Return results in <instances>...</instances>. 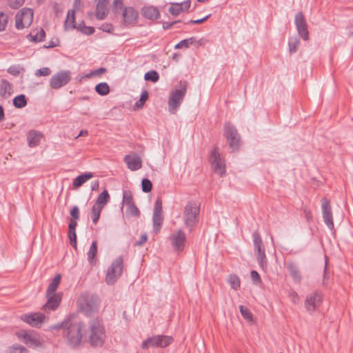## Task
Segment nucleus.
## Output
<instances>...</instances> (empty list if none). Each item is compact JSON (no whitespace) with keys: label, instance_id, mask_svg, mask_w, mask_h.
Here are the masks:
<instances>
[{"label":"nucleus","instance_id":"e433bc0d","mask_svg":"<svg viewBox=\"0 0 353 353\" xmlns=\"http://www.w3.org/2000/svg\"><path fill=\"white\" fill-rule=\"evenodd\" d=\"M228 283L230 284L232 288L235 290H237L241 285V281L239 278L234 274H230L228 276L227 279Z\"/></svg>","mask_w":353,"mask_h":353},{"label":"nucleus","instance_id":"ea45409f","mask_svg":"<svg viewBox=\"0 0 353 353\" xmlns=\"http://www.w3.org/2000/svg\"><path fill=\"white\" fill-rule=\"evenodd\" d=\"M9 15L4 12H0V32L6 30L9 22Z\"/></svg>","mask_w":353,"mask_h":353},{"label":"nucleus","instance_id":"3c124183","mask_svg":"<svg viewBox=\"0 0 353 353\" xmlns=\"http://www.w3.org/2000/svg\"><path fill=\"white\" fill-rule=\"evenodd\" d=\"M83 3L81 0H74L73 3V8L71 10H74V13L77 12H83Z\"/></svg>","mask_w":353,"mask_h":353},{"label":"nucleus","instance_id":"49530a36","mask_svg":"<svg viewBox=\"0 0 353 353\" xmlns=\"http://www.w3.org/2000/svg\"><path fill=\"white\" fill-rule=\"evenodd\" d=\"M144 79L145 81H151L155 83L159 80V76L156 71L152 70L145 74Z\"/></svg>","mask_w":353,"mask_h":353},{"label":"nucleus","instance_id":"2f4dec72","mask_svg":"<svg viewBox=\"0 0 353 353\" xmlns=\"http://www.w3.org/2000/svg\"><path fill=\"white\" fill-rule=\"evenodd\" d=\"M61 280V275L60 274H57L50 283L47 290L46 294H57L56 290H57L58 286L59 285Z\"/></svg>","mask_w":353,"mask_h":353},{"label":"nucleus","instance_id":"0e129e2a","mask_svg":"<svg viewBox=\"0 0 353 353\" xmlns=\"http://www.w3.org/2000/svg\"><path fill=\"white\" fill-rule=\"evenodd\" d=\"M77 225V221H75L74 220H71L69 224V230H75Z\"/></svg>","mask_w":353,"mask_h":353},{"label":"nucleus","instance_id":"20e7f679","mask_svg":"<svg viewBox=\"0 0 353 353\" xmlns=\"http://www.w3.org/2000/svg\"><path fill=\"white\" fill-rule=\"evenodd\" d=\"M17 339L28 346L37 348L44 344L43 339L33 330H19L16 332Z\"/></svg>","mask_w":353,"mask_h":353},{"label":"nucleus","instance_id":"680f3d73","mask_svg":"<svg viewBox=\"0 0 353 353\" xmlns=\"http://www.w3.org/2000/svg\"><path fill=\"white\" fill-rule=\"evenodd\" d=\"M148 239V236L146 234H143L141 235L140 239L136 243V245L138 246H141L143 243L146 242Z\"/></svg>","mask_w":353,"mask_h":353},{"label":"nucleus","instance_id":"423d86ee","mask_svg":"<svg viewBox=\"0 0 353 353\" xmlns=\"http://www.w3.org/2000/svg\"><path fill=\"white\" fill-rule=\"evenodd\" d=\"M173 342V338L166 335H155L144 340L141 343V347L148 350L150 347L164 348Z\"/></svg>","mask_w":353,"mask_h":353},{"label":"nucleus","instance_id":"f03ea898","mask_svg":"<svg viewBox=\"0 0 353 353\" xmlns=\"http://www.w3.org/2000/svg\"><path fill=\"white\" fill-rule=\"evenodd\" d=\"M86 334L87 330L85 325L81 323H75L68 324L65 337L71 345L77 346L81 343Z\"/></svg>","mask_w":353,"mask_h":353},{"label":"nucleus","instance_id":"f8f14e48","mask_svg":"<svg viewBox=\"0 0 353 353\" xmlns=\"http://www.w3.org/2000/svg\"><path fill=\"white\" fill-rule=\"evenodd\" d=\"M224 136L230 148L236 150L239 146L240 137L234 126L229 123L224 125Z\"/></svg>","mask_w":353,"mask_h":353},{"label":"nucleus","instance_id":"b1692460","mask_svg":"<svg viewBox=\"0 0 353 353\" xmlns=\"http://www.w3.org/2000/svg\"><path fill=\"white\" fill-rule=\"evenodd\" d=\"M124 161L128 168L133 171L140 169L142 165L141 157L136 154L126 155L124 157Z\"/></svg>","mask_w":353,"mask_h":353},{"label":"nucleus","instance_id":"dca6fc26","mask_svg":"<svg viewBox=\"0 0 353 353\" xmlns=\"http://www.w3.org/2000/svg\"><path fill=\"white\" fill-rule=\"evenodd\" d=\"M123 204L126 208V213L129 216H138L139 215V210L133 202V196L131 192H123Z\"/></svg>","mask_w":353,"mask_h":353},{"label":"nucleus","instance_id":"f3484780","mask_svg":"<svg viewBox=\"0 0 353 353\" xmlns=\"http://www.w3.org/2000/svg\"><path fill=\"white\" fill-rule=\"evenodd\" d=\"M163 221L162 201L158 198L155 201L153 212V227L154 229L159 232Z\"/></svg>","mask_w":353,"mask_h":353},{"label":"nucleus","instance_id":"0eeeda50","mask_svg":"<svg viewBox=\"0 0 353 353\" xmlns=\"http://www.w3.org/2000/svg\"><path fill=\"white\" fill-rule=\"evenodd\" d=\"M77 305L81 310L88 314L98 308L99 301L94 295L83 294L77 300Z\"/></svg>","mask_w":353,"mask_h":353},{"label":"nucleus","instance_id":"a878e982","mask_svg":"<svg viewBox=\"0 0 353 353\" xmlns=\"http://www.w3.org/2000/svg\"><path fill=\"white\" fill-rule=\"evenodd\" d=\"M97 17L103 19L108 13V0H96Z\"/></svg>","mask_w":353,"mask_h":353},{"label":"nucleus","instance_id":"39448f33","mask_svg":"<svg viewBox=\"0 0 353 353\" xmlns=\"http://www.w3.org/2000/svg\"><path fill=\"white\" fill-rule=\"evenodd\" d=\"M123 270V259L119 256L116 258L108 268L105 281L108 285H113L121 277Z\"/></svg>","mask_w":353,"mask_h":353},{"label":"nucleus","instance_id":"c85d7f7f","mask_svg":"<svg viewBox=\"0 0 353 353\" xmlns=\"http://www.w3.org/2000/svg\"><path fill=\"white\" fill-rule=\"evenodd\" d=\"M142 14L147 19L154 20L160 17V12L154 6H145L142 9Z\"/></svg>","mask_w":353,"mask_h":353},{"label":"nucleus","instance_id":"f704fd0d","mask_svg":"<svg viewBox=\"0 0 353 353\" xmlns=\"http://www.w3.org/2000/svg\"><path fill=\"white\" fill-rule=\"evenodd\" d=\"M12 93V85L6 81H2L0 84V95L7 98Z\"/></svg>","mask_w":353,"mask_h":353},{"label":"nucleus","instance_id":"7ed1b4c3","mask_svg":"<svg viewBox=\"0 0 353 353\" xmlns=\"http://www.w3.org/2000/svg\"><path fill=\"white\" fill-rule=\"evenodd\" d=\"M187 91V83L180 82L170 94L168 99L169 111L174 114L180 106Z\"/></svg>","mask_w":353,"mask_h":353},{"label":"nucleus","instance_id":"58836bf2","mask_svg":"<svg viewBox=\"0 0 353 353\" xmlns=\"http://www.w3.org/2000/svg\"><path fill=\"white\" fill-rule=\"evenodd\" d=\"M27 104V101L25 95L20 94L17 96L13 99V105L17 108H22Z\"/></svg>","mask_w":353,"mask_h":353},{"label":"nucleus","instance_id":"338daca9","mask_svg":"<svg viewBox=\"0 0 353 353\" xmlns=\"http://www.w3.org/2000/svg\"><path fill=\"white\" fill-rule=\"evenodd\" d=\"M113 4L116 8H121L123 5V0H114Z\"/></svg>","mask_w":353,"mask_h":353},{"label":"nucleus","instance_id":"473e14b6","mask_svg":"<svg viewBox=\"0 0 353 353\" xmlns=\"http://www.w3.org/2000/svg\"><path fill=\"white\" fill-rule=\"evenodd\" d=\"M45 36V31L42 28H39L31 32L28 38L31 41L40 42L43 40Z\"/></svg>","mask_w":353,"mask_h":353},{"label":"nucleus","instance_id":"6e6d98bb","mask_svg":"<svg viewBox=\"0 0 353 353\" xmlns=\"http://www.w3.org/2000/svg\"><path fill=\"white\" fill-rule=\"evenodd\" d=\"M25 0H9V5L11 8H18L21 6Z\"/></svg>","mask_w":353,"mask_h":353},{"label":"nucleus","instance_id":"37998d69","mask_svg":"<svg viewBox=\"0 0 353 353\" xmlns=\"http://www.w3.org/2000/svg\"><path fill=\"white\" fill-rule=\"evenodd\" d=\"M240 312L242 316L248 321L252 322L254 321L253 315L250 310L243 305L239 307Z\"/></svg>","mask_w":353,"mask_h":353},{"label":"nucleus","instance_id":"cd10ccee","mask_svg":"<svg viewBox=\"0 0 353 353\" xmlns=\"http://www.w3.org/2000/svg\"><path fill=\"white\" fill-rule=\"evenodd\" d=\"M287 269L289 271L293 281L296 283H301L302 281V275L297 265L294 263H289L287 265Z\"/></svg>","mask_w":353,"mask_h":353},{"label":"nucleus","instance_id":"8fccbe9b","mask_svg":"<svg viewBox=\"0 0 353 353\" xmlns=\"http://www.w3.org/2000/svg\"><path fill=\"white\" fill-rule=\"evenodd\" d=\"M299 41L296 38H291L289 41V50L290 52H294L298 46H299Z\"/></svg>","mask_w":353,"mask_h":353},{"label":"nucleus","instance_id":"bb28decb","mask_svg":"<svg viewBox=\"0 0 353 353\" xmlns=\"http://www.w3.org/2000/svg\"><path fill=\"white\" fill-rule=\"evenodd\" d=\"M42 139V133L34 130L30 131L27 137L28 145L31 148L37 147L39 145Z\"/></svg>","mask_w":353,"mask_h":353},{"label":"nucleus","instance_id":"6e6552de","mask_svg":"<svg viewBox=\"0 0 353 353\" xmlns=\"http://www.w3.org/2000/svg\"><path fill=\"white\" fill-rule=\"evenodd\" d=\"M34 12L30 8H24L20 10L15 16L17 29L21 30L28 28L33 21Z\"/></svg>","mask_w":353,"mask_h":353},{"label":"nucleus","instance_id":"6ab92c4d","mask_svg":"<svg viewBox=\"0 0 353 353\" xmlns=\"http://www.w3.org/2000/svg\"><path fill=\"white\" fill-rule=\"evenodd\" d=\"M190 6L191 1L190 0H186L181 3H172L168 11L172 16L177 17L183 12H188Z\"/></svg>","mask_w":353,"mask_h":353},{"label":"nucleus","instance_id":"a19ab883","mask_svg":"<svg viewBox=\"0 0 353 353\" xmlns=\"http://www.w3.org/2000/svg\"><path fill=\"white\" fill-rule=\"evenodd\" d=\"M148 92L147 91L143 92L139 100L135 103V104L134 105V110L141 109L143 107V105H144L145 101L148 100Z\"/></svg>","mask_w":353,"mask_h":353},{"label":"nucleus","instance_id":"4be33fe9","mask_svg":"<svg viewBox=\"0 0 353 353\" xmlns=\"http://www.w3.org/2000/svg\"><path fill=\"white\" fill-rule=\"evenodd\" d=\"M138 16V12L132 8H125L123 12V23L127 26H134L137 22Z\"/></svg>","mask_w":353,"mask_h":353},{"label":"nucleus","instance_id":"2eb2a0df","mask_svg":"<svg viewBox=\"0 0 353 353\" xmlns=\"http://www.w3.org/2000/svg\"><path fill=\"white\" fill-rule=\"evenodd\" d=\"M47 316L42 313H30L21 316V320L32 327H39L47 320Z\"/></svg>","mask_w":353,"mask_h":353},{"label":"nucleus","instance_id":"1a4fd4ad","mask_svg":"<svg viewBox=\"0 0 353 353\" xmlns=\"http://www.w3.org/2000/svg\"><path fill=\"white\" fill-rule=\"evenodd\" d=\"M71 80V72L69 70H61L52 76L50 86L52 89H59L67 85Z\"/></svg>","mask_w":353,"mask_h":353},{"label":"nucleus","instance_id":"f257e3e1","mask_svg":"<svg viewBox=\"0 0 353 353\" xmlns=\"http://www.w3.org/2000/svg\"><path fill=\"white\" fill-rule=\"evenodd\" d=\"M86 330L90 344L92 347H101L106 338L105 329L101 323L97 320L92 321Z\"/></svg>","mask_w":353,"mask_h":353},{"label":"nucleus","instance_id":"4c0bfd02","mask_svg":"<svg viewBox=\"0 0 353 353\" xmlns=\"http://www.w3.org/2000/svg\"><path fill=\"white\" fill-rule=\"evenodd\" d=\"M106 72V70L105 68H100L99 69H97V70H92L90 72L83 75V77H81V78L80 79V81L84 79H90V78H93V77H101V75H103L105 72Z\"/></svg>","mask_w":353,"mask_h":353},{"label":"nucleus","instance_id":"c756f323","mask_svg":"<svg viewBox=\"0 0 353 353\" xmlns=\"http://www.w3.org/2000/svg\"><path fill=\"white\" fill-rule=\"evenodd\" d=\"M78 24L75 21V13L74 10H68L64 22L65 30H71L77 29Z\"/></svg>","mask_w":353,"mask_h":353},{"label":"nucleus","instance_id":"ddd939ff","mask_svg":"<svg viewBox=\"0 0 353 353\" xmlns=\"http://www.w3.org/2000/svg\"><path fill=\"white\" fill-rule=\"evenodd\" d=\"M253 241L257 260L259 261L260 266L263 269H264L266 268L267 259L265 254V250L263 247L262 239L258 233L256 232L254 234Z\"/></svg>","mask_w":353,"mask_h":353},{"label":"nucleus","instance_id":"052dcab7","mask_svg":"<svg viewBox=\"0 0 353 353\" xmlns=\"http://www.w3.org/2000/svg\"><path fill=\"white\" fill-rule=\"evenodd\" d=\"M70 215L75 219L79 218V210L77 206H74L70 211Z\"/></svg>","mask_w":353,"mask_h":353},{"label":"nucleus","instance_id":"774afa93","mask_svg":"<svg viewBox=\"0 0 353 353\" xmlns=\"http://www.w3.org/2000/svg\"><path fill=\"white\" fill-rule=\"evenodd\" d=\"M99 181H96L94 183H92L91 189L92 191L97 190L99 189Z\"/></svg>","mask_w":353,"mask_h":353},{"label":"nucleus","instance_id":"c9c22d12","mask_svg":"<svg viewBox=\"0 0 353 353\" xmlns=\"http://www.w3.org/2000/svg\"><path fill=\"white\" fill-rule=\"evenodd\" d=\"M95 90L101 96H105L108 94L110 91L108 84L105 82H102L97 84L95 86Z\"/></svg>","mask_w":353,"mask_h":353},{"label":"nucleus","instance_id":"13d9d810","mask_svg":"<svg viewBox=\"0 0 353 353\" xmlns=\"http://www.w3.org/2000/svg\"><path fill=\"white\" fill-rule=\"evenodd\" d=\"M250 275L254 282H255L256 283H259L261 282L260 276L256 271L252 270L250 273Z\"/></svg>","mask_w":353,"mask_h":353},{"label":"nucleus","instance_id":"603ef678","mask_svg":"<svg viewBox=\"0 0 353 353\" xmlns=\"http://www.w3.org/2000/svg\"><path fill=\"white\" fill-rule=\"evenodd\" d=\"M142 190L145 192H149L152 190V183L148 179H143L142 183Z\"/></svg>","mask_w":353,"mask_h":353},{"label":"nucleus","instance_id":"412c9836","mask_svg":"<svg viewBox=\"0 0 353 353\" xmlns=\"http://www.w3.org/2000/svg\"><path fill=\"white\" fill-rule=\"evenodd\" d=\"M322 212L325 224L330 229H332L334 228V223L331 206L330 201L326 199L322 200Z\"/></svg>","mask_w":353,"mask_h":353},{"label":"nucleus","instance_id":"4d7b16f0","mask_svg":"<svg viewBox=\"0 0 353 353\" xmlns=\"http://www.w3.org/2000/svg\"><path fill=\"white\" fill-rule=\"evenodd\" d=\"M59 41L57 38H54L45 46L46 48H50L59 46Z\"/></svg>","mask_w":353,"mask_h":353},{"label":"nucleus","instance_id":"864d4df0","mask_svg":"<svg viewBox=\"0 0 353 353\" xmlns=\"http://www.w3.org/2000/svg\"><path fill=\"white\" fill-rule=\"evenodd\" d=\"M68 237L70 239L71 245L74 248H77V234L75 230H69Z\"/></svg>","mask_w":353,"mask_h":353},{"label":"nucleus","instance_id":"393cba45","mask_svg":"<svg viewBox=\"0 0 353 353\" xmlns=\"http://www.w3.org/2000/svg\"><path fill=\"white\" fill-rule=\"evenodd\" d=\"M93 177L94 174L92 172H84L74 179L72 181V186L74 189H77Z\"/></svg>","mask_w":353,"mask_h":353},{"label":"nucleus","instance_id":"aec40b11","mask_svg":"<svg viewBox=\"0 0 353 353\" xmlns=\"http://www.w3.org/2000/svg\"><path fill=\"white\" fill-rule=\"evenodd\" d=\"M295 23L299 34L304 40H307L309 35L307 29V23L302 13L299 12L296 14Z\"/></svg>","mask_w":353,"mask_h":353},{"label":"nucleus","instance_id":"9b49d317","mask_svg":"<svg viewBox=\"0 0 353 353\" xmlns=\"http://www.w3.org/2000/svg\"><path fill=\"white\" fill-rule=\"evenodd\" d=\"M199 208L195 203H188L184 208L183 220L187 227H192L197 221Z\"/></svg>","mask_w":353,"mask_h":353},{"label":"nucleus","instance_id":"72a5a7b5","mask_svg":"<svg viewBox=\"0 0 353 353\" xmlns=\"http://www.w3.org/2000/svg\"><path fill=\"white\" fill-rule=\"evenodd\" d=\"M110 201V194L106 190H104L97 197L96 203L94 204L95 205H98V207H101L103 208L104 206L109 202Z\"/></svg>","mask_w":353,"mask_h":353},{"label":"nucleus","instance_id":"a18cd8bd","mask_svg":"<svg viewBox=\"0 0 353 353\" xmlns=\"http://www.w3.org/2000/svg\"><path fill=\"white\" fill-rule=\"evenodd\" d=\"M6 353H28L27 349L22 345H13L10 347L6 351Z\"/></svg>","mask_w":353,"mask_h":353},{"label":"nucleus","instance_id":"69168bd1","mask_svg":"<svg viewBox=\"0 0 353 353\" xmlns=\"http://www.w3.org/2000/svg\"><path fill=\"white\" fill-rule=\"evenodd\" d=\"M209 17H210V15H208V16H206L205 17H204L203 19H197V20H195V21H192V23H195V24L202 23L205 21H206L209 18Z\"/></svg>","mask_w":353,"mask_h":353},{"label":"nucleus","instance_id":"bf43d9fd","mask_svg":"<svg viewBox=\"0 0 353 353\" xmlns=\"http://www.w3.org/2000/svg\"><path fill=\"white\" fill-rule=\"evenodd\" d=\"M68 326V321H65L63 322L62 323L57 324L55 325L50 326V329L53 330H59L61 328L66 327Z\"/></svg>","mask_w":353,"mask_h":353},{"label":"nucleus","instance_id":"9d476101","mask_svg":"<svg viewBox=\"0 0 353 353\" xmlns=\"http://www.w3.org/2000/svg\"><path fill=\"white\" fill-rule=\"evenodd\" d=\"M323 300V294L319 292H314L308 294L305 300L304 305L310 314L314 313L321 305Z\"/></svg>","mask_w":353,"mask_h":353},{"label":"nucleus","instance_id":"79ce46f5","mask_svg":"<svg viewBox=\"0 0 353 353\" xmlns=\"http://www.w3.org/2000/svg\"><path fill=\"white\" fill-rule=\"evenodd\" d=\"M103 208L98 207V205H94L92 208L91 217L94 223H97L99 219L101 212Z\"/></svg>","mask_w":353,"mask_h":353},{"label":"nucleus","instance_id":"4468645a","mask_svg":"<svg viewBox=\"0 0 353 353\" xmlns=\"http://www.w3.org/2000/svg\"><path fill=\"white\" fill-rule=\"evenodd\" d=\"M210 160L214 172L220 176L223 175L225 172V163L216 148L211 152Z\"/></svg>","mask_w":353,"mask_h":353},{"label":"nucleus","instance_id":"09e8293b","mask_svg":"<svg viewBox=\"0 0 353 353\" xmlns=\"http://www.w3.org/2000/svg\"><path fill=\"white\" fill-rule=\"evenodd\" d=\"M51 74V70L49 68L45 67L35 71V76L37 77H47Z\"/></svg>","mask_w":353,"mask_h":353},{"label":"nucleus","instance_id":"7c9ffc66","mask_svg":"<svg viewBox=\"0 0 353 353\" xmlns=\"http://www.w3.org/2000/svg\"><path fill=\"white\" fill-rule=\"evenodd\" d=\"M97 241H94L87 252L88 261L91 265L97 263Z\"/></svg>","mask_w":353,"mask_h":353},{"label":"nucleus","instance_id":"de8ad7c7","mask_svg":"<svg viewBox=\"0 0 353 353\" xmlns=\"http://www.w3.org/2000/svg\"><path fill=\"white\" fill-rule=\"evenodd\" d=\"M194 38H190L188 39H184L181 41H180L179 43H177L175 46V48H187L190 45H192L194 43Z\"/></svg>","mask_w":353,"mask_h":353},{"label":"nucleus","instance_id":"5701e85b","mask_svg":"<svg viewBox=\"0 0 353 353\" xmlns=\"http://www.w3.org/2000/svg\"><path fill=\"white\" fill-rule=\"evenodd\" d=\"M47 303L43 306L46 310H54L61 303L62 299V293L46 294Z\"/></svg>","mask_w":353,"mask_h":353},{"label":"nucleus","instance_id":"e2e57ef3","mask_svg":"<svg viewBox=\"0 0 353 353\" xmlns=\"http://www.w3.org/2000/svg\"><path fill=\"white\" fill-rule=\"evenodd\" d=\"M101 29L105 32H110L113 30V27L111 25L104 24L102 25Z\"/></svg>","mask_w":353,"mask_h":353},{"label":"nucleus","instance_id":"c03bdc74","mask_svg":"<svg viewBox=\"0 0 353 353\" xmlns=\"http://www.w3.org/2000/svg\"><path fill=\"white\" fill-rule=\"evenodd\" d=\"M79 31L83 33L86 35H91L94 33V29L92 27L90 26H86L83 23H78V27L77 28Z\"/></svg>","mask_w":353,"mask_h":353},{"label":"nucleus","instance_id":"5fc2aeb1","mask_svg":"<svg viewBox=\"0 0 353 353\" xmlns=\"http://www.w3.org/2000/svg\"><path fill=\"white\" fill-rule=\"evenodd\" d=\"M288 296L294 304L299 303L300 297L295 291L290 290L288 293Z\"/></svg>","mask_w":353,"mask_h":353},{"label":"nucleus","instance_id":"a211bd4d","mask_svg":"<svg viewBox=\"0 0 353 353\" xmlns=\"http://www.w3.org/2000/svg\"><path fill=\"white\" fill-rule=\"evenodd\" d=\"M186 241V236L183 232L181 230L174 232L170 236V241L172 245L176 251L183 250Z\"/></svg>","mask_w":353,"mask_h":353}]
</instances>
